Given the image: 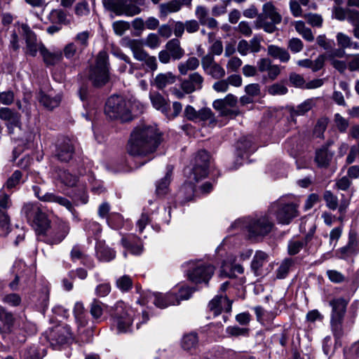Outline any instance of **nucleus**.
<instances>
[{"mask_svg": "<svg viewBox=\"0 0 359 359\" xmlns=\"http://www.w3.org/2000/svg\"><path fill=\"white\" fill-rule=\"evenodd\" d=\"M161 143V135L156 126L141 125L131 133L128 152L133 156H146L153 153Z\"/></svg>", "mask_w": 359, "mask_h": 359, "instance_id": "nucleus-1", "label": "nucleus"}, {"mask_svg": "<svg viewBox=\"0 0 359 359\" xmlns=\"http://www.w3.org/2000/svg\"><path fill=\"white\" fill-rule=\"evenodd\" d=\"M210 155L205 150L199 151L194 161L192 168L186 169L184 173L187 175L188 182H186L179 189L177 198L183 204L191 201L194 197V184L207 177Z\"/></svg>", "mask_w": 359, "mask_h": 359, "instance_id": "nucleus-2", "label": "nucleus"}, {"mask_svg": "<svg viewBox=\"0 0 359 359\" xmlns=\"http://www.w3.org/2000/svg\"><path fill=\"white\" fill-rule=\"evenodd\" d=\"M274 224L268 215L254 218L244 217L236 220L231 228L245 230L249 239L255 241L262 240L272 230Z\"/></svg>", "mask_w": 359, "mask_h": 359, "instance_id": "nucleus-3", "label": "nucleus"}, {"mask_svg": "<svg viewBox=\"0 0 359 359\" xmlns=\"http://www.w3.org/2000/svg\"><path fill=\"white\" fill-rule=\"evenodd\" d=\"M104 112L111 119L127 122L133 119L130 101L121 95L110 96L105 104Z\"/></svg>", "mask_w": 359, "mask_h": 359, "instance_id": "nucleus-4", "label": "nucleus"}, {"mask_svg": "<svg viewBox=\"0 0 359 359\" xmlns=\"http://www.w3.org/2000/svg\"><path fill=\"white\" fill-rule=\"evenodd\" d=\"M282 21V16L271 2H266L262 6V13L257 15L254 22L256 29H262L265 32L272 34L278 29L276 25Z\"/></svg>", "mask_w": 359, "mask_h": 359, "instance_id": "nucleus-5", "label": "nucleus"}, {"mask_svg": "<svg viewBox=\"0 0 359 359\" xmlns=\"http://www.w3.org/2000/svg\"><path fill=\"white\" fill-rule=\"evenodd\" d=\"M135 311L123 302H117L111 314L112 325L118 333H126L132 331V325Z\"/></svg>", "mask_w": 359, "mask_h": 359, "instance_id": "nucleus-6", "label": "nucleus"}, {"mask_svg": "<svg viewBox=\"0 0 359 359\" xmlns=\"http://www.w3.org/2000/svg\"><path fill=\"white\" fill-rule=\"evenodd\" d=\"M187 266V276L195 283L208 284L215 272V267L202 260H191L184 264Z\"/></svg>", "mask_w": 359, "mask_h": 359, "instance_id": "nucleus-7", "label": "nucleus"}, {"mask_svg": "<svg viewBox=\"0 0 359 359\" xmlns=\"http://www.w3.org/2000/svg\"><path fill=\"white\" fill-rule=\"evenodd\" d=\"M109 57L106 51L99 52L95 60V65L90 67L89 80L93 86L100 87L105 85L109 79Z\"/></svg>", "mask_w": 359, "mask_h": 359, "instance_id": "nucleus-8", "label": "nucleus"}, {"mask_svg": "<svg viewBox=\"0 0 359 359\" xmlns=\"http://www.w3.org/2000/svg\"><path fill=\"white\" fill-rule=\"evenodd\" d=\"M269 212L275 215L278 224L283 225L289 224L299 215L297 205L293 202L285 201L283 198L273 203L269 208Z\"/></svg>", "mask_w": 359, "mask_h": 359, "instance_id": "nucleus-9", "label": "nucleus"}, {"mask_svg": "<svg viewBox=\"0 0 359 359\" xmlns=\"http://www.w3.org/2000/svg\"><path fill=\"white\" fill-rule=\"evenodd\" d=\"M105 10L110 12V17L125 15L133 17L141 13V8L128 0H102Z\"/></svg>", "mask_w": 359, "mask_h": 359, "instance_id": "nucleus-10", "label": "nucleus"}, {"mask_svg": "<svg viewBox=\"0 0 359 359\" xmlns=\"http://www.w3.org/2000/svg\"><path fill=\"white\" fill-rule=\"evenodd\" d=\"M332 307L331 325L334 335L339 338L342 335V322L348 302L344 298H336L330 302Z\"/></svg>", "mask_w": 359, "mask_h": 359, "instance_id": "nucleus-11", "label": "nucleus"}, {"mask_svg": "<svg viewBox=\"0 0 359 359\" xmlns=\"http://www.w3.org/2000/svg\"><path fill=\"white\" fill-rule=\"evenodd\" d=\"M165 47V50L158 53V59L161 63L168 64L171 60H179L185 54V51L181 47L180 41L177 39L169 40Z\"/></svg>", "mask_w": 359, "mask_h": 359, "instance_id": "nucleus-12", "label": "nucleus"}, {"mask_svg": "<svg viewBox=\"0 0 359 359\" xmlns=\"http://www.w3.org/2000/svg\"><path fill=\"white\" fill-rule=\"evenodd\" d=\"M48 340L55 349L60 348L73 340L72 333L69 325H59L52 329L48 334Z\"/></svg>", "mask_w": 359, "mask_h": 359, "instance_id": "nucleus-13", "label": "nucleus"}, {"mask_svg": "<svg viewBox=\"0 0 359 359\" xmlns=\"http://www.w3.org/2000/svg\"><path fill=\"white\" fill-rule=\"evenodd\" d=\"M69 225L66 222H59L58 224L50 226L47 233L44 235L40 241L50 245H57L62 242L69 232Z\"/></svg>", "mask_w": 359, "mask_h": 359, "instance_id": "nucleus-14", "label": "nucleus"}, {"mask_svg": "<svg viewBox=\"0 0 359 359\" xmlns=\"http://www.w3.org/2000/svg\"><path fill=\"white\" fill-rule=\"evenodd\" d=\"M146 298L147 302H151L156 306L161 309L180 304L179 298L174 292L163 294L161 292H148L146 294Z\"/></svg>", "mask_w": 359, "mask_h": 359, "instance_id": "nucleus-15", "label": "nucleus"}, {"mask_svg": "<svg viewBox=\"0 0 359 359\" xmlns=\"http://www.w3.org/2000/svg\"><path fill=\"white\" fill-rule=\"evenodd\" d=\"M357 233L355 231L351 230L348 233L347 244L336 250L335 257L340 259L347 260L357 254Z\"/></svg>", "mask_w": 359, "mask_h": 359, "instance_id": "nucleus-16", "label": "nucleus"}, {"mask_svg": "<svg viewBox=\"0 0 359 359\" xmlns=\"http://www.w3.org/2000/svg\"><path fill=\"white\" fill-rule=\"evenodd\" d=\"M204 82L203 76L198 72L190 74L181 83L182 89L187 94L200 90L203 88Z\"/></svg>", "mask_w": 359, "mask_h": 359, "instance_id": "nucleus-17", "label": "nucleus"}, {"mask_svg": "<svg viewBox=\"0 0 359 359\" xmlns=\"http://www.w3.org/2000/svg\"><path fill=\"white\" fill-rule=\"evenodd\" d=\"M74 153V147L71 140L65 138L59 142L55 150V156L62 162H68Z\"/></svg>", "mask_w": 359, "mask_h": 359, "instance_id": "nucleus-18", "label": "nucleus"}, {"mask_svg": "<svg viewBox=\"0 0 359 359\" xmlns=\"http://www.w3.org/2000/svg\"><path fill=\"white\" fill-rule=\"evenodd\" d=\"M232 302L226 297L222 294L216 295L209 303L208 306L213 313V315L217 316L221 313L222 310L226 312H230L231 310Z\"/></svg>", "mask_w": 359, "mask_h": 359, "instance_id": "nucleus-19", "label": "nucleus"}, {"mask_svg": "<svg viewBox=\"0 0 359 359\" xmlns=\"http://www.w3.org/2000/svg\"><path fill=\"white\" fill-rule=\"evenodd\" d=\"M123 247L134 255H140L143 251V245L141 240L134 234H129L121 238Z\"/></svg>", "mask_w": 359, "mask_h": 359, "instance_id": "nucleus-20", "label": "nucleus"}, {"mask_svg": "<svg viewBox=\"0 0 359 359\" xmlns=\"http://www.w3.org/2000/svg\"><path fill=\"white\" fill-rule=\"evenodd\" d=\"M195 16L198 19V22L203 26H207L210 29H216L218 27V22L210 17L209 10L205 6H197Z\"/></svg>", "mask_w": 359, "mask_h": 359, "instance_id": "nucleus-21", "label": "nucleus"}, {"mask_svg": "<svg viewBox=\"0 0 359 359\" xmlns=\"http://www.w3.org/2000/svg\"><path fill=\"white\" fill-rule=\"evenodd\" d=\"M332 144L329 142L316 150L315 161L319 167L326 168L330 165L334 156V151L329 149Z\"/></svg>", "mask_w": 359, "mask_h": 359, "instance_id": "nucleus-22", "label": "nucleus"}, {"mask_svg": "<svg viewBox=\"0 0 359 359\" xmlns=\"http://www.w3.org/2000/svg\"><path fill=\"white\" fill-rule=\"evenodd\" d=\"M21 29L25 37L27 48L29 54L32 56H35L37 51L39 50V48L43 46L42 44H37L36 35L30 29L28 25H22L21 26Z\"/></svg>", "mask_w": 359, "mask_h": 359, "instance_id": "nucleus-23", "label": "nucleus"}, {"mask_svg": "<svg viewBox=\"0 0 359 359\" xmlns=\"http://www.w3.org/2000/svg\"><path fill=\"white\" fill-rule=\"evenodd\" d=\"M55 180L66 187H74L79 182V177L72 174L68 170L57 169L56 170Z\"/></svg>", "mask_w": 359, "mask_h": 359, "instance_id": "nucleus-24", "label": "nucleus"}, {"mask_svg": "<svg viewBox=\"0 0 359 359\" xmlns=\"http://www.w3.org/2000/svg\"><path fill=\"white\" fill-rule=\"evenodd\" d=\"M31 222L34 223L36 232L40 240L47 233V231L50 226V220L47 215L41 210Z\"/></svg>", "mask_w": 359, "mask_h": 359, "instance_id": "nucleus-25", "label": "nucleus"}, {"mask_svg": "<svg viewBox=\"0 0 359 359\" xmlns=\"http://www.w3.org/2000/svg\"><path fill=\"white\" fill-rule=\"evenodd\" d=\"M70 258L73 262L81 261V263L88 268H93L95 266L94 262L90 260L89 257L83 251L81 245L76 244L72 247L70 252Z\"/></svg>", "mask_w": 359, "mask_h": 359, "instance_id": "nucleus-26", "label": "nucleus"}, {"mask_svg": "<svg viewBox=\"0 0 359 359\" xmlns=\"http://www.w3.org/2000/svg\"><path fill=\"white\" fill-rule=\"evenodd\" d=\"M15 323V318L11 312L0 306V332L1 334L10 333Z\"/></svg>", "mask_w": 359, "mask_h": 359, "instance_id": "nucleus-27", "label": "nucleus"}, {"mask_svg": "<svg viewBox=\"0 0 359 359\" xmlns=\"http://www.w3.org/2000/svg\"><path fill=\"white\" fill-rule=\"evenodd\" d=\"M313 234L309 233L304 237L301 238H292L289 241L287 244V252L290 255H295L298 254L303 248H304L308 243L311 240Z\"/></svg>", "mask_w": 359, "mask_h": 359, "instance_id": "nucleus-28", "label": "nucleus"}, {"mask_svg": "<svg viewBox=\"0 0 359 359\" xmlns=\"http://www.w3.org/2000/svg\"><path fill=\"white\" fill-rule=\"evenodd\" d=\"M95 255L100 261L106 262H110L116 257V252L101 241L96 243Z\"/></svg>", "mask_w": 359, "mask_h": 359, "instance_id": "nucleus-29", "label": "nucleus"}, {"mask_svg": "<svg viewBox=\"0 0 359 359\" xmlns=\"http://www.w3.org/2000/svg\"><path fill=\"white\" fill-rule=\"evenodd\" d=\"M173 168L172 165L167 166V171L165 177L156 182V194L158 196H165L169 191V184L171 181V176Z\"/></svg>", "mask_w": 359, "mask_h": 359, "instance_id": "nucleus-30", "label": "nucleus"}, {"mask_svg": "<svg viewBox=\"0 0 359 359\" xmlns=\"http://www.w3.org/2000/svg\"><path fill=\"white\" fill-rule=\"evenodd\" d=\"M42 202L57 203L66 208L70 212H72L74 210V207L70 201L62 196L57 195L54 192H45L42 198Z\"/></svg>", "mask_w": 359, "mask_h": 359, "instance_id": "nucleus-31", "label": "nucleus"}, {"mask_svg": "<svg viewBox=\"0 0 359 359\" xmlns=\"http://www.w3.org/2000/svg\"><path fill=\"white\" fill-rule=\"evenodd\" d=\"M143 42L137 39L129 40L127 46L131 51L135 59L142 62L149 55L143 48Z\"/></svg>", "mask_w": 359, "mask_h": 359, "instance_id": "nucleus-32", "label": "nucleus"}, {"mask_svg": "<svg viewBox=\"0 0 359 359\" xmlns=\"http://www.w3.org/2000/svg\"><path fill=\"white\" fill-rule=\"evenodd\" d=\"M269 256L263 251H257L251 262V269L256 276L262 274L263 266L268 262Z\"/></svg>", "mask_w": 359, "mask_h": 359, "instance_id": "nucleus-33", "label": "nucleus"}, {"mask_svg": "<svg viewBox=\"0 0 359 359\" xmlns=\"http://www.w3.org/2000/svg\"><path fill=\"white\" fill-rule=\"evenodd\" d=\"M37 100L46 108L53 109L57 107L61 101V96L59 95L55 97L45 94L43 91H39L37 94Z\"/></svg>", "mask_w": 359, "mask_h": 359, "instance_id": "nucleus-34", "label": "nucleus"}, {"mask_svg": "<svg viewBox=\"0 0 359 359\" xmlns=\"http://www.w3.org/2000/svg\"><path fill=\"white\" fill-rule=\"evenodd\" d=\"M267 53L269 56L278 59L282 62H287L290 58L287 50L275 45H269L267 47Z\"/></svg>", "mask_w": 359, "mask_h": 359, "instance_id": "nucleus-35", "label": "nucleus"}, {"mask_svg": "<svg viewBox=\"0 0 359 359\" xmlns=\"http://www.w3.org/2000/svg\"><path fill=\"white\" fill-rule=\"evenodd\" d=\"M336 40L337 46L342 49L359 50V43L353 41L349 36L343 32L337 34Z\"/></svg>", "mask_w": 359, "mask_h": 359, "instance_id": "nucleus-36", "label": "nucleus"}, {"mask_svg": "<svg viewBox=\"0 0 359 359\" xmlns=\"http://www.w3.org/2000/svg\"><path fill=\"white\" fill-rule=\"evenodd\" d=\"M39 51L43 56V61L47 65H54L60 62L62 59V53L60 51L51 53L44 46L39 48Z\"/></svg>", "mask_w": 359, "mask_h": 359, "instance_id": "nucleus-37", "label": "nucleus"}, {"mask_svg": "<svg viewBox=\"0 0 359 359\" xmlns=\"http://www.w3.org/2000/svg\"><path fill=\"white\" fill-rule=\"evenodd\" d=\"M180 3L178 0H171L167 3L160 4V16L165 18L170 13L180 11L182 8Z\"/></svg>", "mask_w": 359, "mask_h": 359, "instance_id": "nucleus-38", "label": "nucleus"}, {"mask_svg": "<svg viewBox=\"0 0 359 359\" xmlns=\"http://www.w3.org/2000/svg\"><path fill=\"white\" fill-rule=\"evenodd\" d=\"M200 65V60L196 57H190L186 61L179 63L177 67L182 75L187 74L189 71L196 70Z\"/></svg>", "mask_w": 359, "mask_h": 359, "instance_id": "nucleus-39", "label": "nucleus"}, {"mask_svg": "<svg viewBox=\"0 0 359 359\" xmlns=\"http://www.w3.org/2000/svg\"><path fill=\"white\" fill-rule=\"evenodd\" d=\"M176 77L171 72L158 74L155 79V85L158 89H163L168 85L175 82Z\"/></svg>", "mask_w": 359, "mask_h": 359, "instance_id": "nucleus-40", "label": "nucleus"}, {"mask_svg": "<svg viewBox=\"0 0 359 359\" xmlns=\"http://www.w3.org/2000/svg\"><path fill=\"white\" fill-rule=\"evenodd\" d=\"M149 98L155 109L161 111L163 113L167 112L169 105L160 93H151L149 94Z\"/></svg>", "mask_w": 359, "mask_h": 359, "instance_id": "nucleus-41", "label": "nucleus"}, {"mask_svg": "<svg viewBox=\"0 0 359 359\" xmlns=\"http://www.w3.org/2000/svg\"><path fill=\"white\" fill-rule=\"evenodd\" d=\"M294 265V260L291 258L284 259L276 271V276L278 279L285 278L292 266Z\"/></svg>", "mask_w": 359, "mask_h": 359, "instance_id": "nucleus-42", "label": "nucleus"}, {"mask_svg": "<svg viewBox=\"0 0 359 359\" xmlns=\"http://www.w3.org/2000/svg\"><path fill=\"white\" fill-rule=\"evenodd\" d=\"M41 211V210L37 204L27 203L22 206L21 214L28 222H31Z\"/></svg>", "mask_w": 359, "mask_h": 359, "instance_id": "nucleus-43", "label": "nucleus"}, {"mask_svg": "<svg viewBox=\"0 0 359 359\" xmlns=\"http://www.w3.org/2000/svg\"><path fill=\"white\" fill-rule=\"evenodd\" d=\"M74 314L78 324L79 328L84 327L88 320L86 318L85 309L81 302H76L74 307Z\"/></svg>", "mask_w": 359, "mask_h": 359, "instance_id": "nucleus-44", "label": "nucleus"}, {"mask_svg": "<svg viewBox=\"0 0 359 359\" xmlns=\"http://www.w3.org/2000/svg\"><path fill=\"white\" fill-rule=\"evenodd\" d=\"M110 206L108 203H102L98 208V215L102 218H106L109 224H111L114 217L121 221V216L119 214H109Z\"/></svg>", "mask_w": 359, "mask_h": 359, "instance_id": "nucleus-45", "label": "nucleus"}, {"mask_svg": "<svg viewBox=\"0 0 359 359\" xmlns=\"http://www.w3.org/2000/svg\"><path fill=\"white\" fill-rule=\"evenodd\" d=\"M133 281L128 275H123L116 280V286L122 292H127L131 290Z\"/></svg>", "mask_w": 359, "mask_h": 359, "instance_id": "nucleus-46", "label": "nucleus"}, {"mask_svg": "<svg viewBox=\"0 0 359 359\" xmlns=\"http://www.w3.org/2000/svg\"><path fill=\"white\" fill-rule=\"evenodd\" d=\"M22 181V173L20 170H16L13 174L8 178L4 187L7 189H12L15 188L20 183H23Z\"/></svg>", "mask_w": 359, "mask_h": 359, "instance_id": "nucleus-47", "label": "nucleus"}, {"mask_svg": "<svg viewBox=\"0 0 359 359\" xmlns=\"http://www.w3.org/2000/svg\"><path fill=\"white\" fill-rule=\"evenodd\" d=\"M198 121H208L209 125L215 126L217 120L210 108H202L198 111Z\"/></svg>", "mask_w": 359, "mask_h": 359, "instance_id": "nucleus-48", "label": "nucleus"}, {"mask_svg": "<svg viewBox=\"0 0 359 359\" xmlns=\"http://www.w3.org/2000/svg\"><path fill=\"white\" fill-rule=\"evenodd\" d=\"M237 104V97L232 94H228L224 99H218L213 102L214 109H220L222 107H235Z\"/></svg>", "mask_w": 359, "mask_h": 359, "instance_id": "nucleus-49", "label": "nucleus"}, {"mask_svg": "<svg viewBox=\"0 0 359 359\" xmlns=\"http://www.w3.org/2000/svg\"><path fill=\"white\" fill-rule=\"evenodd\" d=\"M198 339L196 333H189L185 334L182 340V346L185 350L195 348L198 345Z\"/></svg>", "mask_w": 359, "mask_h": 359, "instance_id": "nucleus-50", "label": "nucleus"}, {"mask_svg": "<svg viewBox=\"0 0 359 359\" xmlns=\"http://www.w3.org/2000/svg\"><path fill=\"white\" fill-rule=\"evenodd\" d=\"M90 37L88 31L78 33L74 37V43L76 44L79 52H82L88 46Z\"/></svg>", "mask_w": 359, "mask_h": 359, "instance_id": "nucleus-51", "label": "nucleus"}, {"mask_svg": "<svg viewBox=\"0 0 359 359\" xmlns=\"http://www.w3.org/2000/svg\"><path fill=\"white\" fill-rule=\"evenodd\" d=\"M204 72L215 79H222L226 74L225 69L217 62L213 64Z\"/></svg>", "mask_w": 359, "mask_h": 359, "instance_id": "nucleus-52", "label": "nucleus"}, {"mask_svg": "<svg viewBox=\"0 0 359 359\" xmlns=\"http://www.w3.org/2000/svg\"><path fill=\"white\" fill-rule=\"evenodd\" d=\"M49 19L53 23L65 24L67 22V14L61 9H54L50 12Z\"/></svg>", "mask_w": 359, "mask_h": 359, "instance_id": "nucleus-53", "label": "nucleus"}, {"mask_svg": "<svg viewBox=\"0 0 359 359\" xmlns=\"http://www.w3.org/2000/svg\"><path fill=\"white\" fill-rule=\"evenodd\" d=\"M237 149L244 153L254 152L256 149L253 146L251 138L243 137L241 138L237 143Z\"/></svg>", "mask_w": 359, "mask_h": 359, "instance_id": "nucleus-54", "label": "nucleus"}, {"mask_svg": "<svg viewBox=\"0 0 359 359\" xmlns=\"http://www.w3.org/2000/svg\"><path fill=\"white\" fill-rule=\"evenodd\" d=\"M0 229L4 235H7L10 231V217L7 211L1 209H0Z\"/></svg>", "mask_w": 359, "mask_h": 359, "instance_id": "nucleus-55", "label": "nucleus"}, {"mask_svg": "<svg viewBox=\"0 0 359 359\" xmlns=\"http://www.w3.org/2000/svg\"><path fill=\"white\" fill-rule=\"evenodd\" d=\"M323 198L326 203L327 207L332 210H335L339 206L338 198L330 191H325L323 194Z\"/></svg>", "mask_w": 359, "mask_h": 359, "instance_id": "nucleus-56", "label": "nucleus"}, {"mask_svg": "<svg viewBox=\"0 0 359 359\" xmlns=\"http://www.w3.org/2000/svg\"><path fill=\"white\" fill-rule=\"evenodd\" d=\"M226 332L231 337H248L249 335V329L238 326H229L226 329Z\"/></svg>", "mask_w": 359, "mask_h": 359, "instance_id": "nucleus-57", "label": "nucleus"}, {"mask_svg": "<svg viewBox=\"0 0 359 359\" xmlns=\"http://www.w3.org/2000/svg\"><path fill=\"white\" fill-rule=\"evenodd\" d=\"M1 301L11 306H18L21 303V297L18 294L10 293L3 295Z\"/></svg>", "mask_w": 359, "mask_h": 359, "instance_id": "nucleus-58", "label": "nucleus"}, {"mask_svg": "<svg viewBox=\"0 0 359 359\" xmlns=\"http://www.w3.org/2000/svg\"><path fill=\"white\" fill-rule=\"evenodd\" d=\"M313 107V102L311 100H306L293 109L292 114L294 116H302L309 111Z\"/></svg>", "mask_w": 359, "mask_h": 359, "instance_id": "nucleus-59", "label": "nucleus"}, {"mask_svg": "<svg viewBox=\"0 0 359 359\" xmlns=\"http://www.w3.org/2000/svg\"><path fill=\"white\" fill-rule=\"evenodd\" d=\"M49 302V291L47 288H43L39 297L37 306L42 312H45L48 308Z\"/></svg>", "mask_w": 359, "mask_h": 359, "instance_id": "nucleus-60", "label": "nucleus"}, {"mask_svg": "<svg viewBox=\"0 0 359 359\" xmlns=\"http://www.w3.org/2000/svg\"><path fill=\"white\" fill-rule=\"evenodd\" d=\"M316 43L319 46L327 51L332 50L334 46V41L327 39L324 34L317 36Z\"/></svg>", "mask_w": 359, "mask_h": 359, "instance_id": "nucleus-61", "label": "nucleus"}, {"mask_svg": "<svg viewBox=\"0 0 359 359\" xmlns=\"http://www.w3.org/2000/svg\"><path fill=\"white\" fill-rule=\"evenodd\" d=\"M342 231V226H337L331 230L329 238L330 245L332 246V249H334L337 246V242L341 236Z\"/></svg>", "mask_w": 359, "mask_h": 359, "instance_id": "nucleus-62", "label": "nucleus"}, {"mask_svg": "<svg viewBox=\"0 0 359 359\" xmlns=\"http://www.w3.org/2000/svg\"><path fill=\"white\" fill-rule=\"evenodd\" d=\"M85 230L88 234L97 236L102 231L100 224L95 221H88L85 225Z\"/></svg>", "mask_w": 359, "mask_h": 359, "instance_id": "nucleus-63", "label": "nucleus"}, {"mask_svg": "<svg viewBox=\"0 0 359 359\" xmlns=\"http://www.w3.org/2000/svg\"><path fill=\"white\" fill-rule=\"evenodd\" d=\"M161 43V41L159 36L156 34H154V33L149 34L147 36L145 43H144V44L147 47H149L151 49L157 48L158 47L160 46Z\"/></svg>", "mask_w": 359, "mask_h": 359, "instance_id": "nucleus-64", "label": "nucleus"}]
</instances>
